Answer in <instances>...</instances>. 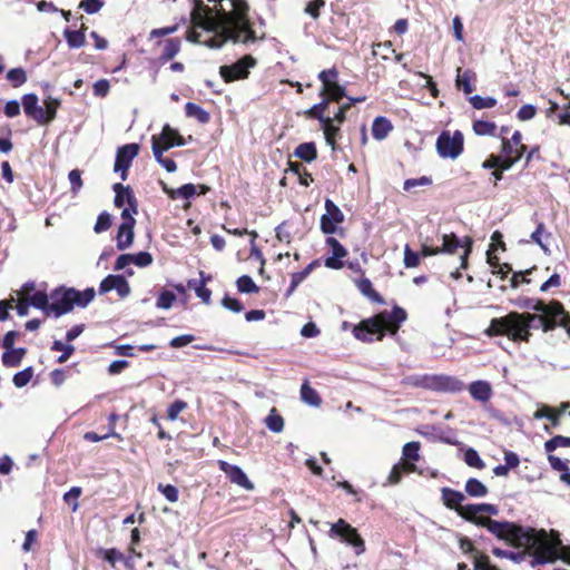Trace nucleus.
<instances>
[{
  "label": "nucleus",
  "instance_id": "obj_1",
  "mask_svg": "<svg viewBox=\"0 0 570 570\" xmlns=\"http://www.w3.org/2000/svg\"><path fill=\"white\" fill-rule=\"evenodd\" d=\"M488 531L515 548L532 551L531 567L557 561V546L549 540L544 530L537 531L508 521L487 520Z\"/></svg>",
  "mask_w": 570,
  "mask_h": 570
},
{
  "label": "nucleus",
  "instance_id": "obj_2",
  "mask_svg": "<svg viewBox=\"0 0 570 570\" xmlns=\"http://www.w3.org/2000/svg\"><path fill=\"white\" fill-rule=\"evenodd\" d=\"M406 320V312L399 306L391 312L383 311L372 318L362 321L354 327V336L363 342H372L374 337L382 340L385 332L395 334L400 324Z\"/></svg>",
  "mask_w": 570,
  "mask_h": 570
},
{
  "label": "nucleus",
  "instance_id": "obj_3",
  "mask_svg": "<svg viewBox=\"0 0 570 570\" xmlns=\"http://www.w3.org/2000/svg\"><path fill=\"white\" fill-rule=\"evenodd\" d=\"M512 317L515 326V332H513V341H524L528 342L530 340V330L541 328L543 332H551L558 326L563 327L567 333L570 335V318H566V322L554 321L544 315H537L530 313H517L512 312Z\"/></svg>",
  "mask_w": 570,
  "mask_h": 570
},
{
  "label": "nucleus",
  "instance_id": "obj_4",
  "mask_svg": "<svg viewBox=\"0 0 570 570\" xmlns=\"http://www.w3.org/2000/svg\"><path fill=\"white\" fill-rule=\"evenodd\" d=\"M404 386L422 387L436 392H460L464 389L463 382L449 375H420L405 376L402 382Z\"/></svg>",
  "mask_w": 570,
  "mask_h": 570
},
{
  "label": "nucleus",
  "instance_id": "obj_5",
  "mask_svg": "<svg viewBox=\"0 0 570 570\" xmlns=\"http://www.w3.org/2000/svg\"><path fill=\"white\" fill-rule=\"evenodd\" d=\"M459 249H461V268H466L468 256L472 250V239L470 237H465L463 240H461L455 234H444L442 236L441 247H431L426 244H423L421 253L424 257H428L432 255H438L440 253L455 254L458 253Z\"/></svg>",
  "mask_w": 570,
  "mask_h": 570
},
{
  "label": "nucleus",
  "instance_id": "obj_6",
  "mask_svg": "<svg viewBox=\"0 0 570 570\" xmlns=\"http://www.w3.org/2000/svg\"><path fill=\"white\" fill-rule=\"evenodd\" d=\"M330 537L338 538L342 542L352 546L356 556L365 551L364 540L361 538L357 530L343 519L332 524Z\"/></svg>",
  "mask_w": 570,
  "mask_h": 570
},
{
  "label": "nucleus",
  "instance_id": "obj_7",
  "mask_svg": "<svg viewBox=\"0 0 570 570\" xmlns=\"http://www.w3.org/2000/svg\"><path fill=\"white\" fill-rule=\"evenodd\" d=\"M436 150L442 158H458L463 151V135L456 130L453 135L443 131L436 140Z\"/></svg>",
  "mask_w": 570,
  "mask_h": 570
},
{
  "label": "nucleus",
  "instance_id": "obj_8",
  "mask_svg": "<svg viewBox=\"0 0 570 570\" xmlns=\"http://www.w3.org/2000/svg\"><path fill=\"white\" fill-rule=\"evenodd\" d=\"M256 65V60L252 56H244L230 66H222L219 73L226 82L248 77L249 68Z\"/></svg>",
  "mask_w": 570,
  "mask_h": 570
},
{
  "label": "nucleus",
  "instance_id": "obj_9",
  "mask_svg": "<svg viewBox=\"0 0 570 570\" xmlns=\"http://www.w3.org/2000/svg\"><path fill=\"white\" fill-rule=\"evenodd\" d=\"M479 513H488L490 515H497L499 513V509L494 504L490 503H479V504H466L459 509V515L464 518L465 520L473 522L478 525L484 527L488 529V525L484 524V521L491 520L487 517H478Z\"/></svg>",
  "mask_w": 570,
  "mask_h": 570
},
{
  "label": "nucleus",
  "instance_id": "obj_10",
  "mask_svg": "<svg viewBox=\"0 0 570 570\" xmlns=\"http://www.w3.org/2000/svg\"><path fill=\"white\" fill-rule=\"evenodd\" d=\"M75 295L73 288L53 291L50 294L51 303L49 307V315L53 314L56 317H59L70 312L75 306L72 301V298L76 297Z\"/></svg>",
  "mask_w": 570,
  "mask_h": 570
},
{
  "label": "nucleus",
  "instance_id": "obj_11",
  "mask_svg": "<svg viewBox=\"0 0 570 570\" xmlns=\"http://www.w3.org/2000/svg\"><path fill=\"white\" fill-rule=\"evenodd\" d=\"M139 153V145L138 144H127L117 149L116 154V160L114 170L116 173L120 171L121 179H127V170L129 169L131 161Z\"/></svg>",
  "mask_w": 570,
  "mask_h": 570
},
{
  "label": "nucleus",
  "instance_id": "obj_12",
  "mask_svg": "<svg viewBox=\"0 0 570 570\" xmlns=\"http://www.w3.org/2000/svg\"><path fill=\"white\" fill-rule=\"evenodd\" d=\"M529 308L538 312V315H544V317L566 322V318H570L569 313L564 309L563 305L558 301H551L544 303L543 301H535L532 305H528Z\"/></svg>",
  "mask_w": 570,
  "mask_h": 570
},
{
  "label": "nucleus",
  "instance_id": "obj_13",
  "mask_svg": "<svg viewBox=\"0 0 570 570\" xmlns=\"http://www.w3.org/2000/svg\"><path fill=\"white\" fill-rule=\"evenodd\" d=\"M218 466L220 471H223L226 474V476L229 479L232 483L237 484L238 487L247 491L254 490V483L249 481L246 473L238 465H233L226 461L219 460Z\"/></svg>",
  "mask_w": 570,
  "mask_h": 570
},
{
  "label": "nucleus",
  "instance_id": "obj_14",
  "mask_svg": "<svg viewBox=\"0 0 570 570\" xmlns=\"http://www.w3.org/2000/svg\"><path fill=\"white\" fill-rule=\"evenodd\" d=\"M110 291H116L120 298H125L130 294V286L125 276L108 275L101 281L99 293L106 294Z\"/></svg>",
  "mask_w": 570,
  "mask_h": 570
},
{
  "label": "nucleus",
  "instance_id": "obj_15",
  "mask_svg": "<svg viewBox=\"0 0 570 570\" xmlns=\"http://www.w3.org/2000/svg\"><path fill=\"white\" fill-rule=\"evenodd\" d=\"M513 332H515V326L512 313H510L504 317L492 318L489 327L484 331V334L490 337L507 335L513 341Z\"/></svg>",
  "mask_w": 570,
  "mask_h": 570
},
{
  "label": "nucleus",
  "instance_id": "obj_16",
  "mask_svg": "<svg viewBox=\"0 0 570 570\" xmlns=\"http://www.w3.org/2000/svg\"><path fill=\"white\" fill-rule=\"evenodd\" d=\"M326 244L332 248V256L325 259V266L332 269H341L344 266L342 258L347 255V250L334 237H328Z\"/></svg>",
  "mask_w": 570,
  "mask_h": 570
},
{
  "label": "nucleus",
  "instance_id": "obj_17",
  "mask_svg": "<svg viewBox=\"0 0 570 570\" xmlns=\"http://www.w3.org/2000/svg\"><path fill=\"white\" fill-rule=\"evenodd\" d=\"M114 190L116 193L115 196V206L122 207L125 204L130 206L132 213H137V199L131 194L129 187H125L121 184H115Z\"/></svg>",
  "mask_w": 570,
  "mask_h": 570
},
{
  "label": "nucleus",
  "instance_id": "obj_18",
  "mask_svg": "<svg viewBox=\"0 0 570 570\" xmlns=\"http://www.w3.org/2000/svg\"><path fill=\"white\" fill-rule=\"evenodd\" d=\"M135 223V219H130L127 220V223H121V225L119 226L117 234V248L119 250H125L131 246L134 240Z\"/></svg>",
  "mask_w": 570,
  "mask_h": 570
},
{
  "label": "nucleus",
  "instance_id": "obj_19",
  "mask_svg": "<svg viewBox=\"0 0 570 570\" xmlns=\"http://www.w3.org/2000/svg\"><path fill=\"white\" fill-rule=\"evenodd\" d=\"M551 233L546 228L542 222L538 223L535 230L530 235V240L540 246L544 254H550L549 240Z\"/></svg>",
  "mask_w": 570,
  "mask_h": 570
},
{
  "label": "nucleus",
  "instance_id": "obj_20",
  "mask_svg": "<svg viewBox=\"0 0 570 570\" xmlns=\"http://www.w3.org/2000/svg\"><path fill=\"white\" fill-rule=\"evenodd\" d=\"M469 392L474 400L481 402H487L492 396L491 385L485 381H475L471 383Z\"/></svg>",
  "mask_w": 570,
  "mask_h": 570
},
{
  "label": "nucleus",
  "instance_id": "obj_21",
  "mask_svg": "<svg viewBox=\"0 0 570 570\" xmlns=\"http://www.w3.org/2000/svg\"><path fill=\"white\" fill-rule=\"evenodd\" d=\"M464 499V494L460 491L452 490L450 488L442 489V500L444 505L449 509H455L458 513L459 509L463 507L462 502Z\"/></svg>",
  "mask_w": 570,
  "mask_h": 570
},
{
  "label": "nucleus",
  "instance_id": "obj_22",
  "mask_svg": "<svg viewBox=\"0 0 570 570\" xmlns=\"http://www.w3.org/2000/svg\"><path fill=\"white\" fill-rule=\"evenodd\" d=\"M163 190L171 198L176 199L178 197L189 199L197 194V186L194 184H185L177 189L169 188L166 184L161 183Z\"/></svg>",
  "mask_w": 570,
  "mask_h": 570
},
{
  "label": "nucleus",
  "instance_id": "obj_23",
  "mask_svg": "<svg viewBox=\"0 0 570 570\" xmlns=\"http://www.w3.org/2000/svg\"><path fill=\"white\" fill-rule=\"evenodd\" d=\"M393 129V126L385 117H376L372 125V136L377 139H384L389 132Z\"/></svg>",
  "mask_w": 570,
  "mask_h": 570
},
{
  "label": "nucleus",
  "instance_id": "obj_24",
  "mask_svg": "<svg viewBox=\"0 0 570 570\" xmlns=\"http://www.w3.org/2000/svg\"><path fill=\"white\" fill-rule=\"evenodd\" d=\"M301 399L304 403L314 407H318L322 404L320 394L308 384V382H304L301 386Z\"/></svg>",
  "mask_w": 570,
  "mask_h": 570
},
{
  "label": "nucleus",
  "instance_id": "obj_25",
  "mask_svg": "<svg viewBox=\"0 0 570 570\" xmlns=\"http://www.w3.org/2000/svg\"><path fill=\"white\" fill-rule=\"evenodd\" d=\"M355 284L357 289L362 293V295H364L372 302L381 304L384 302L382 296L373 288L372 283L368 278H361L356 281Z\"/></svg>",
  "mask_w": 570,
  "mask_h": 570
},
{
  "label": "nucleus",
  "instance_id": "obj_26",
  "mask_svg": "<svg viewBox=\"0 0 570 570\" xmlns=\"http://www.w3.org/2000/svg\"><path fill=\"white\" fill-rule=\"evenodd\" d=\"M24 298H26V301H28L30 306L41 309L47 316H49L50 303H49V297L45 292L39 291V292L33 293L29 297H24Z\"/></svg>",
  "mask_w": 570,
  "mask_h": 570
},
{
  "label": "nucleus",
  "instance_id": "obj_27",
  "mask_svg": "<svg viewBox=\"0 0 570 570\" xmlns=\"http://www.w3.org/2000/svg\"><path fill=\"white\" fill-rule=\"evenodd\" d=\"M294 155L299 159L311 163L317 157V150L314 142L299 144L294 151Z\"/></svg>",
  "mask_w": 570,
  "mask_h": 570
},
{
  "label": "nucleus",
  "instance_id": "obj_28",
  "mask_svg": "<svg viewBox=\"0 0 570 570\" xmlns=\"http://www.w3.org/2000/svg\"><path fill=\"white\" fill-rule=\"evenodd\" d=\"M26 354V348H10L2 354V363L8 367L18 366Z\"/></svg>",
  "mask_w": 570,
  "mask_h": 570
},
{
  "label": "nucleus",
  "instance_id": "obj_29",
  "mask_svg": "<svg viewBox=\"0 0 570 570\" xmlns=\"http://www.w3.org/2000/svg\"><path fill=\"white\" fill-rule=\"evenodd\" d=\"M415 470H416V466L414 463H406V464L397 463L392 468L390 475L387 478V481L384 485L397 484L401 481L402 474L404 471L414 472Z\"/></svg>",
  "mask_w": 570,
  "mask_h": 570
},
{
  "label": "nucleus",
  "instance_id": "obj_30",
  "mask_svg": "<svg viewBox=\"0 0 570 570\" xmlns=\"http://www.w3.org/2000/svg\"><path fill=\"white\" fill-rule=\"evenodd\" d=\"M465 492L472 498H483L488 494V488L478 479L470 478L464 487Z\"/></svg>",
  "mask_w": 570,
  "mask_h": 570
},
{
  "label": "nucleus",
  "instance_id": "obj_31",
  "mask_svg": "<svg viewBox=\"0 0 570 570\" xmlns=\"http://www.w3.org/2000/svg\"><path fill=\"white\" fill-rule=\"evenodd\" d=\"M66 41L71 49L81 48L86 43V36L82 30H70L63 31Z\"/></svg>",
  "mask_w": 570,
  "mask_h": 570
},
{
  "label": "nucleus",
  "instance_id": "obj_32",
  "mask_svg": "<svg viewBox=\"0 0 570 570\" xmlns=\"http://www.w3.org/2000/svg\"><path fill=\"white\" fill-rule=\"evenodd\" d=\"M185 112L187 117L197 119L200 124H207L210 119L209 114L200 106L194 102H187L185 106Z\"/></svg>",
  "mask_w": 570,
  "mask_h": 570
},
{
  "label": "nucleus",
  "instance_id": "obj_33",
  "mask_svg": "<svg viewBox=\"0 0 570 570\" xmlns=\"http://www.w3.org/2000/svg\"><path fill=\"white\" fill-rule=\"evenodd\" d=\"M320 95L325 97V99H330V102H340L345 97V88L338 83L331 85L328 88H322Z\"/></svg>",
  "mask_w": 570,
  "mask_h": 570
},
{
  "label": "nucleus",
  "instance_id": "obj_34",
  "mask_svg": "<svg viewBox=\"0 0 570 570\" xmlns=\"http://www.w3.org/2000/svg\"><path fill=\"white\" fill-rule=\"evenodd\" d=\"M265 424L272 432L281 433L284 429V419L273 407L265 419Z\"/></svg>",
  "mask_w": 570,
  "mask_h": 570
},
{
  "label": "nucleus",
  "instance_id": "obj_35",
  "mask_svg": "<svg viewBox=\"0 0 570 570\" xmlns=\"http://www.w3.org/2000/svg\"><path fill=\"white\" fill-rule=\"evenodd\" d=\"M180 50V39H169L165 41L164 50L160 59L164 61L171 60Z\"/></svg>",
  "mask_w": 570,
  "mask_h": 570
},
{
  "label": "nucleus",
  "instance_id": "obj_36",
  "mask_svg": "<svg viewBox=\"0 0 570 570\" xmlns=\"http://www.w3.org/2000/svg\"><path fill=\"white\" fill-rule=\"evenodd\" d=\"M96 556L106 560L110 566L115 567L116 562L124 560V554L117 549L99 548Z\"/></svg>",
  "mask_w": 570,
  "mask_h": 570
},
{
  "label": "nucleus",
  "instance_id": "obj_37",
  "mask_svg": "<svg viewBox=\"0 0 570 570\" xmlns=\"http://www.w3.org/2000/svg\"><path fill=\"white\" fill-rule=\"evenodd\" d=\"M456 86L463 90L464 94H471L474 90L472 85L473 73L470 70H465L461 73V69H458Z\"/></svg>",
  "mask_w": 570,
  "mask_h": 570
},
{
  "label": "nucleus",
  "instance_id": "obj_38",
  "mask_svg": "<svg viewBox=\"0 0 570 570\" xmlns=\"http://www.w3.org/2000/svg\"><path fill=\"white\" fill-rule=\"evenodd\" d=\"M473 130L478 136H494L497 125L493 121L475 120L473 122Z\"/></svg>",
  "mask_w": 570,
  "mask_h": 570
},
{
  "label": "nucleus",
  "instance_id": "obj_39",
  "mask_svg": "<svg viewBox=\"0 0 570 570\" xmlns=\"http://www.w3.org/2000/svg\"><path fill=\"white\" fill-rule=\"evenodd\" d=\"M330 104V99H325L323 97V100L316 105H314L312 108H309L306 114L314 119L320 120L321 122H326L328 116H324V110L327 108Z\"/></svg>",
  "mask_w": 570,
  "mask_h": 570
},
{
  "label": "nucleus",
  "instance_id": "obj_40",
  "mask_svg": "<svg viewBox=\"0 0 570 570\" xmlns=\"http://www.w3.org/2000/svg\"><path fill=\"white\" fill-rule=\"evenodd\" d=\"M175 136H177V130L173 129L169 125H165L159 135L151 137V142L156 140L159 145L166 146L167 144H173Z\"/></svg>",
  "mask_w": 570,
  "mask_h": 570
},
{
  "label": "nucleus",
  "instance_id": "obj_41",
  "mask_svg": "<svg viewBox=\"0 0 570 570\" xmlns=\"http://www.w3.org/2000/svg\"><path fill=\"white\" fill-rule=\"evenodd\" d=\"M73 294H76V297L72 298L73 304L79 307H86L95 298L94 288H87L82 292L73 288Z\"/></svg>",
  "mask_w": 570,
  "mask_h": 570
},
{
  "label": "nucleus",
  "instance_id": "obj_42",
  "mask_svg": "<svg viewBox=\"0 0 570 570\" xmlns=\"http://www.w3.org/2000/svg\"><path fill=\"white\" fill-rule=\"evenodd\" d=\"M236 285H237V289L240 293L252 294V293H257L259 291L258 286L254 283L252 277L248 275L240 276L237 279Z\"/></svg>",
  "mask_w": 570,
  "mask_h": 570
},
{
  "label": "nucleus",
  "instance_id": "obj_43",
  "mask_svg": "<svg viewBox=\"0 0 570 570\" xmlns=\"http://www.w3.org/2000/svg\"><path fill=\"white\" fill-rule=\"evenodd\" d=\"M464 462L469 466L475 468V469H479V470H482V469L485 468L484 461L480 458L479 453L474 449H472V448H469L464 452Z\"/></svg>",
  "mask_w": 570,
  "mask_h": 570
},
{
  "label": "nucleus",
  "instance_id": "obj_44",
  "mask_svg": "<svg viewBox=\"0 0 570 570\" xmlns=\"http://www.w3.org/2000/svg\"><path fill=\"white\" fill-rule=\"evenodd\" d=\"M419 451H420V443L413 441V442L406 443L403 446L402 454L405 460L410 461L409 463H414V462L419 461V459H420Z\"/></svg>",
  "mask_w": 570,
  "mask_h": 570
},
{
  "label": "nucleus",
  "instance_id": "obj_45",
  "mask_svg": "<svg viewBox=\"0 0 570 570\" xmlns=\"http://www.w3.org/2000/svg\"><path fill=\"white\" fill-rule=\"evenodd\" d=\"M559 446L570 448V436L556 435L544 443L548 453H552Z\"/></svg>",
  "mask_w": 570,
  "mask_h": 570
},
{
  "label": "nucleus",
  "instance_id": "obj_46",
  "mask_svg": "<svg viewBox=\"0 0 570 570\" xmlns=\"http://www.w3.org/2000/svg\"><path fill=\"white\" fill-rule=\"evenodd\" d=\"M525 150V146H520L515 149L514 157L501 156V165H499V168L503 171L509 170L517 161L521 159Z\"/></svg>",
  "mask_w": 570,
  "mask_h": 570
},
{
  "label": "nucleus",
  "instance_id": "obj_47",
  "mask_svg": "<svg viewBox=\"0 0 570 570\" xmlns=\"http://www.w3.org/2000/svg\"><path fill=\"white\" fill-rule=\"evenodd\" d=\"M7 79L13 87H20L27 81V73L22 68H13L7 72Z\"/></svg>",
  "mask_w": 570,
  "mask_h": 570
},
{
  "label": "nucleus",
  "instance_id": "obj_48",
  "mask_svg": "<svg viewBox=\"0 0 570 570\" xmlns=\"http://www.w3.org/2000/svg\"><path fill=\"white\" fill-rule=\"evenodd\" d=\"M52 351H60L62 354L58 357V363H65L71 356L75 351V347L70 344H63L60 341H55L52 346Z\"/></svg>",
  "mask_w": 570,
  "mask_h": 570
},
{
  "label": "nucleus",
  "instance_id": "obj_49",
  "mask_svg": "<svg viewBox=\"0 0 570 570\" xmlns=\"http://www.w3.org/2000/svg\"><path fill=\"white\" fill-rule=\"evenodd\" d=\"M322 124L325 140L330 146H332V148H334L335 135L338 132L340 128L333 125V119L331 117H327V121Z\"/></svg>",
  "mask_w": 570,
  "mask_h": 570
},
{
  "label": "nucleus",
  "instance_id": "obj_50",
  "mask_svg": "<svg viewBox=\"0 0 570 570\" xmlns=\"http://www.w3.org/2000/svg\"><path fill=\"white\" fill-rule=\"evenodd\" d=\"M493 554L497 556V557L507 558V559H510V560H512L514 562L520 563L528 556V551L513 552V551L502 550L500 548H494L493 549Z\"/></svg>",
  "mask_w": 570,
  "mask_h": 570
},
{
  "label": "nucleus",
  "instance_id": "obj_51",
  "mask_svg": "<svg viewBox=\"0 0 570 570\" xmlns=\"http://www.w3.org/2000/svg\"><path fill=\"white\" fill-rule=\"evenodd\" d=\"M33 375V368L31 366L16 373L13 375L12 382L14 386L17 387H23L26 386L32 379Z\"/></svg>",
  "mask_w": 570,
  "mask_h": 570
},
{
  "label": "nucleus",
  "instance_id": "obj_52",
  "mask_svg": "<svg viewBox=\"0 0 570 570\" xmlns=\"http://www.w3.org/2000/svg\"><path fill=\"white\" fill-rule=\"evenodd\" d=\"M470 104L475 109H489L497 105V100L492 97H481L475 95L470 98Z\"/></svg>",
  "mask_w": 570,
  "mask_h": 570
},
{
  "label": "nucleus",
  "instance_id": "obj_53",
  "mask_svg": "<svg viewBox=\"0 0 570 570\" xmlns=\"http://www.w3.org/2000/svg\"><path fill=\"white\" fill-rule=\"evenodd\" d=\"M338 72L335 68L322 70L318 75V79L321 80L323 87L328 88L331 85L337 83Z\"/></svg>",
  "mask_w": 570,
  "mask_h": 570
},
{
  "label": "nucleus",
  "instance_id": "obj_54",
  "mask_svg": "<svg viewBox=\"0 0 570 570\" xmlns=\"http://www.w3.org/2000/svg\"><path fill=\"white\" fill-rule=\"evenodd\" d=\"M188 286L189 287H194L195 292H196V295L205 303V304H209L210 303V296H212V292L210 289H208L206 286H205V281H202L198 285H196V282H189L188 283Z\"/></svg>",
  "mask_w": 570,
  "mask_h": 570
},
{
  "label": "nucleus",
  "instance_id": "obj_55",
  "mask_svg": "<svg viewBox=\"0 0 570 570\" xmlns=\"http://www.w3.org/2000/svg\"><path fill=\"white\" fill-rule=\"evenodd\" d=\"M176 301V295L170 291H163L157 299L156 306L163 309H169Z\"/></svg>",
  "mask_w": 570,
  "mask_h": 570
},
{
  "label": "nucleus",
  "instance_id": "obj_56",
  "mask_svg": "<svg viewBox=\"0 0 570 570\" xmlns=\"http://www.w3.org/2000/svg\"><path fill=\"white\" fill-rule=\"evenodd\" d=\"M110 226H111V216H110V214H108L107 212H102L101 214H99V216L97 218V222L95 224L94 230L97 234H100L102 232L108 230L110 228Z\"/></svg>",
  "mask_w": 570,
  "mask_h": 570
},
{
  "label": "nucleus",
  "instance_id": "obj_57",
  "mask_svg": "<svg viewBox=\"0 0 570 570\" xmlns=\"http://www.w3.org/2000/svg\"><path fill=\"white\" fill-rule=\"evenodd\" d=\"M474 570H499L490 563L488 556L483 553H476L473 561Z\"/></svg>",
  "mask_w": 570,
  "mask_h": 570
},
{
  "label": "nucleus",
  "instance_id": "obj_58",
  "mask_svg": "<svg viewBox=\"0 0 570 570\" xmlns=\"http://www.w3.org/2000/svg\"><path fill=\"white\" fill-rule=\"evenodd\" d=\"M187 407V403L181 400H176L173 402L167 409V417L170 421H175L179 413L183 412Z\"/></svg>",
  "mask_w": 570,
  "mask_h": 570
},
{
  "label": "nucleus",
  "instance_id": "obj_59",
  "mask_svg": "<svg viewBox=\"0 0 570 570\" xmlns=\"http://www.w3.org/2000/svg\"><path fill=\"white\" fill-rule=\"evenodd\" d=\"M325 209H326L325 215H330V217L332 219H334L336 223L343 222V219H344L343 213L331 199L325 200Z\"/></svg>",
  "mask_w": 570,
  "mask_h": 570
},
{
  "label": "nucleus",
  "instance_id": "obj_60",
  "mask_svg": "<svg viewBox=\"0 0 570 570\" xmlns=\"http://www.w3.org/2000/svg\"><path fill=\"white\" fill-rule=\"evenodd\" d=\"M81 494V488L73 487L63 495V500L66 503L72 507V511H77L78 509V498Z\"/></svg>",
  "mask_w": 570,
  "mask_h": 570
},
{
  "label": "nucleus",
  "instance_id": "obj_61",
  "mask_svg": "<svg viewBox=\"0 0 570 570\" xmlns=\"http://www.w3.org/2000/svg\"><path fill=\"white\" fill-rule=\"evenodd\" d=\"M158 491L161 492L164 494V497L169 501V502H176L178 500V490L176 487L171 485V484H163V483H159L158 487H157Z\"/></svg>",
  "mask_w": 570,
  "mask_h": 570
},
{
  "label": "nucleus",
  "instance_id": "obj_62",
  "mask_svg": "<svg viewBox=\"0 0 570 570\" xmlns=\"http://www.w3.org/2000/svg\"><path fill=\"white\" fill-rule=\"evenodd\" d=\"M22 106L24 114L30 116L38 106V97L35 94H27L22 97Z\"/></svg>",
  "mask_w": 570,
  "mask_h": 570
},
{
  "label": "nucleus",
  "instance_id": "obj_63",
  "mask_svg": "<svg viewBox=\"0 0 570 570\" xmlns=\"http://www.w3.org/2000/svg\"><path fill=\"white\" fill-rule=\"evenodd\" d=\"M131 262L136 266L146 267L153 263V256L148 252H139L137 254H131Z\"/></svg>",
  "mask_w": 570,
  "mask_h": 570
},
{
  "label": "nucleus",
  "instance_id": "obj_64",
  "mask_svg": "<svg viewBox=\"0 0 570 570\" xmlns=\"http://www.w3.org/2000/svg\"><path fill=\"white\" fill-rule=\"evenodd\" d=\"M420 263L419 254L413 252L409 245L404 248V265L407 268L416 267Z\"/></svg>",
  "mask_w": 570,
  "mask_h": 570
}]
</instances>
